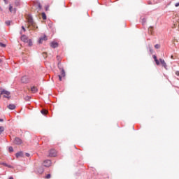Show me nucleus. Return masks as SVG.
Here are the masks:
<instances>
[{"instance_id": "obj_1", "label": "nucleus", "mask_w": 179, "mask_h": 179, "mask_svg": "<svg viewBox=\"0 0 179 179\" xmlns=\"http://www.w3.org/2000/svg\"><path fill=\"white\" fill-rule=\"evenodd\" d=\"M28 23H29V26H31L32 29H38V27H37V24H36V22H34L33 17H29Z\"/></svg>"}, {"instance_id": "obj_2", "label": "nucleus", "mask_w": 179, "mask_h": 179, "mask_svg": "<svg viewBox=\"0 0 179 179\" xmlns=\"http://www.w3.org/2000/svg\"><path fill=\"white\" fill-rule=\"evenodd\" d=\"M1 94H6V95H3V97L5 99H9V96L10 95V92H9L7 90H3L1 92Z\"/></svg>"}, {"instance_id": "obj_3", "label": "nucleus", "mask_w": 179, "mask_h": 179, "mask_svg": "<svg viewBox=\"0 0 179 179\" xmlns=\"http://www.w3.org/2000/svg\"><path fill=\"white\" fill-rule=\"evenodd\" d=\"M14 143L15 145H22V143H23V141H22V139H20V138L15 137L14 139Z\"/></svg>"}, {"instance_id": "obj_4", "label": "nucleus", "mask_w": 179, "mask_h": 179, "mask_svg": "<svg viewBox=\"0 0 179 179\" xmlns=\"http://www.w3.org/2000/svg\"><path fill=\"white\" fill-rule=\"evenodd\" d=\"M48 40V38H47V36L44 35L43 36H41V38H39L38 43L43 44V41H47Z\"/></svg>"}, {"instance_id": "obj_5", "label": "nucleus", "mask_w": 179, "mask_h": 179, "mask_svg": "<svg viewBox=\"0 0 179 179\" xmlns=\"http://www.w3.org/2000/svg\"><path fill=\"white\" fill-rule=\"evenodd\" d=\"M49 156L51 157H55V156H57V150L54 149L50 150L49 152Z\"/></svg>"}, {"instance_id": "obj_6", "label": "nucleus", "mask_w": 179, "mask_h": 179, "mask_svg": "<svg viewBox=\"0 0 179 179\" xmlns=\"http://www.w3.org/2000/svg\"><path fill=\"white\" fill-rule=\"evenodd\" d=\"M22 83H29V77L27 76H24L21 78Z\"/></svg>"}, {"instance_id": "obj_7", "label": "nucleus", "mask_w": 179, "mask_h": 179, "mask_svg": "<svg viewBox=\"0 0 179 179\" xmlns=\"http://www.w3.org/2000/svg\"><path fill=\"white\" fill-rule=\"evenodd\" d=\"M43 166L44 167H50L51 166V160L46 159L43 162Z\"/></svg>"}, {"instance_id": "obj_8", "label": "nucleus", "mask_w": 179, "mask_h": 179, "mask_svg": "<svg viewBox=\"0 0 179 179\" xmlns=\"http://www.w3.org/2000/svg\"><path fill=\"white\" fill-rule=\"evenodd\" d=\"M15 157H17V159H19V157H24V154L23 153V151H20L15 154Z\"/></svg>"}, {"instance_id": "obj_9", "label": "nucleus", "mask_w": 179, "mask_h": 179, "mask_svg": "<svg viewBox=\"0 0 179 179\" xmlns=\"http://www.w3.org/2000/svg\"><path fill=\"white\" fill-rule=\"evenodd\" d=\"M153 59L155 60V62L157 65H160V62H159V59H157V57L156 55L152 56Z\"/></svg>"}, {"instance_id": "obj_10", "label": "nucleus", "mask_w": 179, "mask_h": 179, "mask_svg": "<svg viewBox=\"0 0 179 179\" xmlns=\"http://www.w3.org/2000/svg\"><path fill=\"white\" fill-rule=\"evenodd\" d=\"M159 62L162 64V66H164L165 69L167 68V64H166V62L163 59H159Z\"/></svg>"}, {"instance_id": "obj_11", "label": "nucleus", "mask_w": 179, "mask_h": 179, "mask_svg": "<svg viewBox=\"0 0 179 179\" xmlns=\"http://www.w3.org/2000/svg\"><path fill=\"white\" fill-rule=\"evenodd\" d=\"M37 171L39 174H43V173H44V168L43 166H39Z\"/></svg>"}, {"instance_id": "obj_12", "label": "nucleus", "mask_w": 179, "mask_h": 179, "mask_svg": "<svg viewBox=\"0 0 179 179\" xmlns=\"http://www.w3.org/2000/svg\"><path fill=\"white\" fill-rule=\"evenodd\" d=\"M21 40L22 41H24V43H27L28 41L27 36L26 35H22Z\"/></svg>"}, {"instance_id": "obj_13", "label": "nucleus", "mask_w": 179, "mask_h": 179, "mask_svg": "<svg viewBox=\"0 0 179 179\" xmlns=\"http://www.w3.org/2000/svg\"><path fill=\"white\" fill-rule=\"evenodd\" d=\"M50 46L52 48H57L58 47V43L53 41L50 43Z\"/></svg>"}, {"instance_id": "obj_14", "label": "nucleus", "mask_w": 179, "mask_h": 179, "mask_svg": "<svg viewBox=\"0 0 179 179\" xmlns=\"http://www.w3.org/2000/svg\"><path fill=\"white\" fill-rule=\"evenodd\" d=\"M8 108L9 110H15V108H16V106L15 104L10 103L8 106Z\"/></svg>"}, {"instance_id": "obj_15", "label": "nucleus", "mask_w": 179, "mask_h": 179, "mask_svg": "<svg viewBox=\"0 0 179 179\" xmlns=\"http://www.w3.org/2000/svg\"><path fill=\"white\" fill-rule=\"evenodd\" d=\"M37 91H38L37 87L34 86L31 87V92H32V93H37Z\"/></svg>"}, {"instance_id": "obj_16", "label": "nucleus", "mask_w": 179, "mask_h": 179, "mask_svg": "<svg viewBox=\"0 0 179 179\" xmlns=\"http://www.w3.org/2000/svg\"><path fill=\"white\" fill-rule=\"evenodd\" d=\"M15 6H20V0H15Z\"/></svg>"}, {"instance_id": "obj_17", "label": "nucleus", "mask_w": 179, "mask_h": 179, "mask_svg": "<svg viewBox=\"0 0 179 179\" xmlns=\"http://www.w3.org/2000/svg\"><path fill=\"white\" fill-rule=\"evenodd\" d=\"M27 43H28V45L29 47H31V45H33V41H31V39H29Z\"/></svg>"}, {"instance_id": "obj_18", "label": "nucleus", "mask_w": 179, "mask_h": 179, "mask_svg": "<svg viewBox=\"0 0 179 179\" xmlns=\"http://www.w3.org/2000/svg\"><path fill=\"white\" fill-rule=\"evenodd\" d=\"M61 75L63 78H65L66 73H65V70L64 69H62Z\"/></svg>"}, {"instance_id": "obj_19", "label": "nucleus", "mask_w": 179, "mask_h": 179, "mask_svg": "<svg viewBox=\"0 0 179 179\" xmlns=\"http://www.w3.org/2000/svg\"><path fill=\"white\" fill-rule=\"evenodd\" d=\"M42 18L43 20H47V15H45V13H42Z\"/></svg>"}, {"instance_id": "obj_20", "label": "nucleus", "mask_w": 179, "mask_h": 179, "mask_svg": "<svg viewBox=\"0 0 179 179\" xmlns=\"http://www.w3.org/2000/svg\"><path fill=\"white\" fill-rule=\"evenodd\" d=\"M3 131H5V127L1 126L0 127V135L2 134V132H3Z\"/></svg>"}, {"instance_id": "obj_21", "label": "nucleus", "mask_w": 179, "mask_h": 179, "mask_svg": "<svg viewBox=\"0 0 179 179\" xmlns=\"http://www.w3.org/2000/svg\"><path fill=\"white\" fill-rule=\"evenodd\" d=\"M0 47H2L3 48H5L6 47V45L2 42H0Z\"/></svg>"}, {"instance_id": "obj_22", "label": "nucleus", "mask_w": 179, "mask_h": 179, "mask_svg": "<svg viewBox=\"0 0 179 179\" xmlns=\"http://www.w3.org/2000/svg\"><path fill=\"white\" fill-rule=\"evenodd\" d=\"M8 152H10V153H12V152H13V147L10 146V147L8 148Z\"/></svg>"}, {"instance_id": "obj_23", "label": "nucleus", "mask_w": 179, "mask_h": 179, "mask_svg": "<svg viewBox=\"0 0 179 179\" xmlns=\"http://www.w3.org/2000/svg\"><path fill=\"white\" fill-rule=\"evenodd\" d=\"M30 99H31V96H27L24 97V100H26V101H29L30 100Z\"/></svg>"}, {"instance_id": "obj_24", "label": "nucleus", "mask_w": 179, "mask_h": 179, "mask_svg": "<svg viewBox=\"0 0 179 179\" xmlns=\"http://www.w3.org/2000/svg\"><path fill=\"white\" fill-rule=\"evenodd\" d=\"M155 48H156V50H159V48H160V44H156L155 45Z\"/></svg>"}, {"instance_id": "obj_25", "label": "nucleus", "mask_w": 179, "mask_h": 179, "mask_svg": "<svg viewBox=\"0 0 179 179\" xmlns=\"http://www.w3.org/2000/svg\"><path fill=\"white\" fill-rule=\"evenodd\" d=\"M41 114H43V115H45V114H47V110H43L41 111Z\"/></svg>"}, {"instance_id": "obj_26", "label": "nucleus", "mask_w": 179, "mask_h": 179, "mask_svg": "<svg viewBox=\"0 0 179 179\" xmlns=\"http://www.w3.org/2000/svg\"><path fill=\"white\" fill-rule=\"evenodd\" d=\"M150 54H153V49L152 48V45H150Z\"/></svg>"}, {"instance_id": "obj_27", "label": "nucleus", "mask_w": 179, "mask_h": 179, "mask_svg": "<svg viewBox=\"0 0 179 179\" xmlns=\"http://www.w3.org/2000/svg\"><path fill=\"white\" fill-rule=\"evenodd\" d=\"M6 24L7 26H10V21H9V20L6 21Z\"/></svg>"}, {"instance_id": "obj_28", "label": "nucleus", "mask_w": 179, "mask_h": 179, "mask_svg": "<svg viewBox=\"0 0 179 179\" xmlns=\"http://www.w3.org/2000/svg\"><path fill=\"white\" fill-rule=\"evenodd\" d=\"M45 178L46 179L51 178V174L48 173V175H46Z\"/></svg>"}, {"instance_id": "obj_29", "label": "nucleus", "mask_w": 179, "mask_h": 179, "mask_svg": "<svg viewBox=\"0 0 179 179\" xmlns=\"http://www.w3.org/2000/svg\"><path fill=\"white\" fill-rule=\"evenodd\" d=\"M38 8H39V10L41 9V8H42L41 3H38Z\"/></svg>"}, {"instance_id": "obj_30", "label": "nucleus", "mask_w": 179, "mask_h": 179, "mask_svg": "<svg viewBox=\"0 0 179 179\" xmlns=\"http://www.w3.org/2000/svg\"><path fill=\"white\" fill-rule=\"evenodd\" d=\"M142 22H143V24H145V23H146V19L143 18Z\"/></svg>"}, {"instance_id": "obj_31", "label": "nucleus", "mask_w": 179, "mask_h": 179, "mask_svg": "<svg viewBox=\"0 0 179 179\" xmlns=\"http://www.w3.org/2000/svg\"><path fill=\"white\" fill-rule=\"evenodd\" d=\"M1 164L3 166H5L6 167H8V164L5 163V162H2Z\"/></svg>"}, {"instance_id": "obj_32", "label": "nucleus", "mask_w": 179, "mask_h": 179, "mask_svg": "<svg viewBox=\"0 0 179 179\" xmlns=\"http://www.w3.org/2000/svg\"><path fill=\"white\" fill-rule=\"evenodd\" d=\"M59 80H60V82L62 80V76L59 75Z\"/></svg>"}, {"instance_id": "obj_33", "label": "nucleus", "mask_w": 179, "mask_h": 179, "mask_svg": "<svg viewBox=\"0 0 179 179\" xmlns=\"http://www.w3.org/2000/svg\"><path fill=\"white\" fill-rule=\"evenodd\" d=\"M13 8V7L12 6H9V10H10V12H12Z\"/></svg>"}, {"instance_id": "obj_34", "label": "nucleus", "mask_w": 179, "mask_h": 179, "mask_svg": "<svg viewBox=\"0 0 179 179\" xmlns=\"http://www.w3.org/2000/svg\"><path fill=\"white\" fill-rule=\"evenodd\" d=\"M25 156H27V157H30V155L28 152L25 153Z\"/></svg>"}, {"instance_id": "obj_35", "label": "nucleus", "mask_w": 179, "mask_h": 179, "mask_svg": "<svg viewBox=\"0 0 179 179\" xmlns=\"http://www.w3.org/2000/svg\"><path fill=\"white\" fill-rule=\"evenodd\" d=\"M3 1H4L5 3H6V5H8V3H9V2L8 1V0H3Z\"/></svg>"}, {"instance_id": "obj_36", "label": "nucleus", "mask_w": 179, "mask_h": 179, "mask_svg": "<svg viewBox=\"0 0 179 179\" xmlns=\"http://www.w3.org/2000/svg\"><path fill=\"white\" fill-rule=\"evenodd\" d=\"M22 29L23 31H26V28H24V26H22Z\"/></svg>"}, {"instance_id": "obj_37", "label": "nucleus", "mask_w": 179, "mask_h": 179, "mask_svg": "<svg viewBox=\"0 0 179 179\" xmlns=\"http://www.w3.org/2000/svg\"><path fill=\"white\" fill-rule=\"evenodd\" d=\"M175 6H176V8H178V6H179V3H176L175 4Z\"/></svg>"}, {"instance_id": "obj_38", "label": "nucleus", "mask_w": 179, "mask_h": 179, "mask_svg": "<svg viewBox=\"0 0 179 179\" xmlns=\"http://www.w3.org/2000/svg\"><path fill=\"white\" fill-rule=\"evenodd\" d=\"M176 75L177 76H179V71H176Z\"/></svg>"}, {"instance_id": "obj_39", "label": "nucleus", "mask_w": 179, "mask_h": 179, "mask_svg": "<svg viewBox=\"0 0 179 179\" xmlns=\"http://www.w3.org/2000/svg\"><path fill=\"white\" fill-rule=\"evenodd\" d=\"M150 29H153V27H149V29H148L149 31H150Z\"/></svg>"}, {"instance_id": "obj_40", "label": "nucleus", "mask_w": 179, "mask_h": 179, "mask_svg": "<svg viewBox=\"0 0 179 179\" xmlns=\"http://www.w3.org/2000/svg\"><path fill=\"white\" fill-rule=\"evenodd\" d=\"M0 122H3V119L0 118Z\"/></svg>"}, {"instance_id": "obj_41", "label": "nucleus", "mask_w": 179, "mask_h": 179, "mask_svg": "<svg viewBox=\"0 0 179 179\" xmlns=\"http://www.w3.org/2000/svg\"><path fill=\"white\" fill-rule=\"evenodd\" d=\"M7 167H9V169H11L12 168V166H10V165H8V166Z\"/></svg>"}, {"instance_id": "obj_42", "label": "nucleus", "mask_w": 179, "mask_h": 179, "mask_svg": "<svg viewBox=\"0 0 179 179\" xmlns=\"http://www.w3.org/2000/svg\"><path fill=\"white\" fill-rule=\"evenodd\" d=\"M8 179H13V176H10Z\"/></svg>"}, {"instance_id": "obj_43", "label": "nucleus", "mask_w": 179, "mask_h": 179, "mask_svg": "<svg viewBox=\"0 0 179 179\" xmlns=\"http://www.w3.org/2000/svg\"><path fill=\"white\" fill-rule=\"evenodd\" d=\"M171 59H174V57H173V56H171Z\"/></svg>"}, {"instance_id": "obj_44", "label": "nucleus", "mask_w": 179, "mask_h": 179, "mask_svg": "<svg viewBox=\"0 0 179 179\" xmlns=\"http://www.w3.org/2000/svg\"><path fill=\"white\" fill-rule=\"evenodd\" d=\"M148 4L150 5V4H152V3H150V1H149V2H148Z\"/></svg>"}, {"instance_id": "obj_45", "label": "nucleus", "mask_w": 179, "mask_h": 179, "mask_svg": "<svg viewBox=\"0 0 179 179\" xmlns=\"http://www.w3.org/2000/svg\"><path fill=\"white\" fill-rule=\"evenodd\" d=\"M48 7H46V8H45V10H48Z\"/></svg>"}, {"instance_id": "obj_46", "label": "nucleus", "mask_w": 179, "mask_h": 179, "mask_svg": "<svg viewBox=\"0 0 179 179\" xmlns=\"http://www.w3.org/2000/svg\"><path fill=\"white\" fill-rule=\"evenodd\" d=\"M2 62V59H0V64Z\"/></svg>"}, {"instance_id": "obj_47", "label": "nucleus", "mask_w": 179, "mask_h": 179, "mask_svg": "<svg viewBox=\"0 0 179 179\" xmlns=\"http://www.w3.org/2000/svg\"><path fill=\"white\" fill-rule=\"evenodd\" d=\"M20 34H22V31H20Z\"/></svg>"}, {"instance_id": "obj_48", "label": "nucleus", "mask_w": 179, "mask_h": 179, "mask_svg": "<svg viewBox=\"0 0 179 179\" xmlns=\"http://www.w3.org/2000/svg\"><path fill=\"white\" fill-rule=\"evenodd\" d=\"M0 99H1V94H0Z\"/></svg>"}]
</instances>
